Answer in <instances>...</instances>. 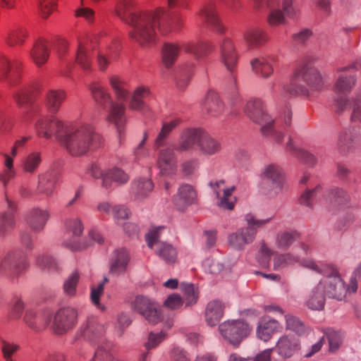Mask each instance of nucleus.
<instances>
[{
    "mask_svg": "<svg viewBox=\"0 0 361 361\" xmlns=\"http://www.w3.org/2000/svg\"><path fill=\"white\" fill-rule=\"evenodd\" d=\"M211 185L215 190L216 196L219 200V206L224 209H233L236 202V198L232 195V193L235 188L234 186L226 188L224 180L211 183Z\"/></svg>",
    "mask_w": 361,
    "mask_h": 361,
    "instance_id": "ddd939ff",
    "label": "nucleus"
},
{
    "mask_svg": "<svg viewBox=\"0 0 361 361\" xmlns=\"http://www.w3.org/2000/svg\"><path fill=\"white\" fill-rule=\"evenodd\" d=\"M29 33L27 28L19 27L16 29L11 30L6 38L5 42L10 47L22 46L28 37Z\"/></svg>",
    "mask_w": 361,
    "mask_h": 361,
    "instance_id": "bb28decb",
    "label": "nucleus"
},
{
    "mask_svg": "<svg viewBox=\"0 0 361 361\" xmlns=\"http://www.w3.org/2000/svg\"><path fill=\"white\" fill-rule=\"evenodd\" d=\"M355 84V80L353 77H345V78H340L336 85V88L338 91H346L350 90Z\"/></svg>",
    "mask_w": 361,
    "mask_h": 361,
    "instance_id": "052dcab7",
    "label": "nucleus"
},
{
    "mask_svg": "<svg viewBox=\"0 0 361 361\" xmlns=\"http://www.w3.org/2000/svg\"><path fill=\"white\" fill-rule=\"evenodd\" d=\"M320 283H322L325 286L324 293L329 298L341 300L345 296V286L341 276L326 279L324 281H321Z\"/></svg>",
    "mask_w": 361,
    "mask_h": 361,
    "instance_id": "dca6fc26",
    "label": "nucleus"
},
{
    "mask_svg": "<svg viewBox=\"0 0 361 361\" xmlns=\"http://www.w3.org/2000/svg\"><path fill=\"white\" fill-rule=\"evenodd\" d=\"M225 305L220 300H214L208 303L205 317L210 326L216 325L224 315Z\"/></svg>",
    "mask_w": 361,
    "mask_h": 361,
    "instance_id": "4be33fe9",
    "label": "nucleus"
},
{
    "mask_svg": "<svg viewBox=\"0 0 361 361\" xmlns=\"http://www.w3.org/2000/svg\"><path fill=\"white\" fill-rule=\"evenodd\" d=\"M158 166L164 175H169L174 173L176 163L171 149L162 150L158 158Z\"/></svg>",
    "mask_w": 361,
    "mask_h": 361,
    "instance_id": "393cba45",
    "label": "nucleus"
},
{
    "mask_svg": "<svg viewBox=\"0 0 361 361\" xmlns=\"http://www.w3.org/2000/svg\"><path fill=\"white\" fill-rule=\"evenodd\" d=\"M183 49L176 44H166L162 49V61L166 67H171L179 54L180 50Z\"/></svg>",
    "mask_w": 361,
    "mask_h": 361,
    "instance_id": "c756f323",
    "label": "nucleus"
},
{
    "mask_svg": "<svg viewBox=\"0 0 361 361\" xmlns=\"http://www.w3.org/2000/svg\"><path fill=\"white\" fill-rule=\"evenodd\" d=\"M59 142L71 155L80 157L100 147L103 139L91 125L82 123L68 125Z\"/></svg>",
    "mask_w": 361,
    "mask_h": 361,
    "instance_id": "f03ea898",
    "label": "nucleus"
},
{
    "mask_svg": "<svg viewBox=\"0 0 361 361\" xmlns=\"http://www.w3.org/2000/svg\"><path fill=\"white\" fill-rule=\"evenodd\" d=\"M252 66L257 73L262 74L264 77H269L273 73L272 66L264 59H257L252 61Z\"/></svg>",
    "mask_w": 361,
    "mask_h": 361,
    "instance_id": "ea45409f",
    "label": "nucleus"
},
{
    "mask_svg": "<svg viewBox=\"0 0 361 361\" xmlns=\"http://www.w3.org/2000/svg\"><path fill=\"white\" fill-rule=\"evenodd\" d=\"M222 336L233 345H238L252 331V327L241 319L228 320L219 326Z\"/></svg>",
    "mask_w": 361,
    "mask_h": 361,
    "instance_id": "39448f33",
    "label": "nucleus"
},
{
    "mask_svg": "<svg viewBox=\"0 0 361 361\" xmlns=\"http://www.w3.org/2000/svg\"><path fill=\"white\" fill-rule=\"evenodd\" d=\"M76 319L77 312L74 309L59 310L54 316L52 329L56 334H63L75 325Z\"/></svg>",
    "mask_w": 361,
    "mask_h": 361,
    "instance_id": "1a4fd4ad",
    "label": "nucleus"
},
{
    "mask_svg": "<svg viewBox=\"0 0 361 361\" xmlns=\"http://www.w3.org/2000/svg\"><path fill=\"white\" fill-rule=\"evenodd\" d=\"M57 0H39L40 16L47 19L56 8Z\"/></svg>",
    "mask_w": 361,
    "mask_h": 361,
    "instance_id": "a18cd8bd",
    "label": "nucleus"
},
{
    "mask_svg": "<svg viewBox=\"0 0 361 361\" xmlns=\"http://www.w3.org/2000/svg\"><path fill=\"white\" fill-rule=\"evenodd\" d=\"M18 147L14 143L12 147L11 155L3 154L4 157V166L5 169L0 173V180L3 181L4 185L16 176V171L13 166V158L17 155Z\"/></svg>",
    "mask_w": 361,
    "mask_h": 361,
    "instance_id": "5701e85b",
    "label": "nucleus"
},
{
    "mask_svg": "<svg viewBox=\"0 0 361 361\" xmlns=\"http://www.w3.org/2000/svg\"><path fill=\"white\" fill-rule=\"evenodd\" d=\"M11 71L10 62L4 56L0 54V81L5 80Z\"/></svg>",
    "mask_w": 361,
    "mask_h": 361,
    "instance_id": "bf43d9fd",
    "label": "nucleus"
},
{
    "mask_svg": "<svg viewBox=\"0 0 361 361\" xmlns=\"http://www.w3.org/2000/svg\"><path fill=\"white\" fill-rule=\"evenodd\" d=\"M165 335L162 333L158 334H150L148 342L146 343V348L151 349L155 348L164 339Z\"/></svg>",
    "mask_w": 361,
    "mask_h": 361,
    "instance_id": "0e129e2a",
    "label": "nucleus"
},
{
    "mask_svg": "<svg viewBox=\"0 0 361 361\" xmlns=\"http://www.w3.org/2000/svg\"><path fill=\"white\" fill-rule=\"evenodd\" d=\"M182 298L176 293L170 295L164 302V305L171 310L181 307L183 305Z\"/></svg>",
    "mask_w": 361,
    "mask_h": 361,
    "instance_id": "864d4df0",
    "label": "nucleus"
},
{
    "mask_svg": "<svg viewBox=\"0 0 361 361\" xmlns=\"http://www.w3.org/2000/svg\"><path fill=\"white\" fill-rule=\"evenodd\" d=\"M48 217L49 215L46 212L35 209L30 218L29 221L35 230H40L44 227Z\"/></svg>",
    "mask_w": 361,
    "mask_h": 361,
    "instance_id": "58836bf2",
    "label": "nucleus"
},
{
    "mask_svg": "<svg viewBox=\"0 0 361 361\" xmlns=\"http://www.w3.org/2000/svg\"><path fill=\"white\" fill-rule=\"evenodd\" d=\"M286 324L287 330L295 331L298 335L305 332V326L304 324L293 315H286Z\"/></svg>",
    "mask_w": 361,
    "mask_h": 361,
    "instance_id": "79ce46f5",
    "label": "nucleus"
},
{
    "mask_svg": "<svg viewBox=\"0 0 361 361\" xmlns=\"http://www.w3.org/2000/svg\"><path fill=\"white\" fill-rule=\"evenodd\" d=\"M67 228L75 235H80L83 230L81 221L78 219L68 221Z\"/></svg>",
    "mask_w": 361,
    "mask_h": 361,
    "instance_id": "69168bd1",
    "label": "nucleus"
},
{
    "mask_svg": "<svg viewBox=\"0 0 361 361\" xmlns=\"http://www.w3.org/2000/svg\"><path fill=\"white\" fill-rule=\"evenodd\" d=\"M49 54L48 42L43 38H39L33 44L30 56L35 65L40 68L48 61Z\"/></svg>",
    "mask_w": 361,
    "mask_h": 361,
    "instance_id": "4468645a",
    "label": "nucleus"
},
{
    "mask_svg": "<svg viewBox=\"0 0 361 361\" xmlns=\"http://www.w3.org/2000/svg\"><path fill=\"white\" fill-rule=\"evenodd\" d=\"M221 56L227 69L233 72L237 65L238 54L234 43L231 39H224L221 45Z\"/></svg>",
    "mask_w": 361,
    "mask_h": 361,
    "instance_id": "2eb2a0df",
    "label": "nucleus"
},
{
    "mask_svg": "<svg viewBox=\"0 0 361 361\" xmlns=\"http://www.w3.org/2000/svg\"><path fill=\"white\" fill-rule=\"evenodd\" d=\"M125 111L123 103L112 102L106 117V121L114 126L120 136L125 131L127 123Z\"/></svg>",
    "mask_w": 361,
    "mask_h": 361,
    "instance_id": "9b49d317",
    "label": "nucleus"
},
{
    "mask_svg": "<svg viewBox=\"0 0 361 361\" xmlns=\"http://www.w3.org/2000/svg\"><path fill=\"white\" fill-rule=\"evenodd\" d=\"M329 343L330 351H335L341 344V335L333 329H329L326 333Z\"/></svg>",
    "mask_w": 361,
    "mask_h": 361,
    "instance_id": "09e8293b",
    "label": "nucleus"
},
{
    "mask_svg": "<svg viewBox=\"0 0 361 361\" xmlns=\"http://www.w3.org/2000/svg\"><path fill=\"white\" fill-rule=\"evenodd\" d=\"M157 253L166 262L173 264L177 258V252L171 245L161 243L159 245Z\"/></svg>",
    "mask_w": 361,
    "mask_h": 361,
    "instance_id": "c9c22d12",
    "label": "nucleus"
},
{
    "mask_svg": "<svg viewBox=\"0 0 361 361\" xmlns=\"http://www.w3.org/2000/svg\"><path fill=\"white\" fill-rule=\"evenodd\" d=\"M178 0H167V7L157 6L154 9L133 13L137 5V0H117L114 13L122 20L129 24L131 39L145 46L156 40L155 27L162 35L179 30L184 24L180 16L172 17L169 9L174 8Z\"/></svg>",
    "mask_w": 361,
    "mask_h": 361,
    "instance_id": "f257e3e1",
    "label": "nucleus"
},
{
    "mask_svg": "<svg viewBox=\"0 0 361 361\" xmlns=\"http://www.w3.org/2000/svg\"><path fill=\"white\" fill-rule=\"evenodd\" d=\"M264 176L274 182L278 181L279 183H281L283 178L281 169L274 165L267 166L264 171Z\"/></svg>",
    "mask_w": 361,
    "mask_h": 361,
    "instance_id": "603ef678",
    "label": "nucleus"
},
{
    "mask_svg": "<svg viewBox=\"0 0 361 361\" xmlns=\"http://www.w3.org/2000/svg\"><path fill=\"white\" fill-rule=\"evenodd\" d=\"M13 226V215L11 213L0 214V233L10 231Z\"/></svg>",
    "mask_w": 361,
    "mask_h": 361,
    "instance_id": "8fccbe9b",
    "label": "nucleus"
},
{
    "mask_svg": "<svg viewBox=\"0 0 361 361\" xmlns=\"http://www.w3.org/2000/svg\"><path fill=\"white\" fill-rule=\"evenodd\" d=\"M186 305H190L195 303L197 300V294L192 285H188L184 289Z\"/></svg>",
    "mask_w": 361,
    "mask_h": 361,
    "instance_id": "680f3d73",
    "label": "nucleus"
},
{
    "mask_svg": "<svg viewBox=\"0 0 361 361\" xmlns=\"http://www.w3.org/2000/svg\"><path fill=\"white\" fill-rule=\"evenodd\" d=\"M130 256L126 250L121 248L114 251L110 267V273L120 275L126 272Z\"/></svg>",
    "mask_w": 361,
    "mask_h": 361,
    "instance_id": "f3484780",
    "label": "nucleus"
},
{
    "mask_svg": "<svg viewBox=\"0 0 361 361\" xmlns=\"http://www.w3.org/2000/svg\"><path fill=\"white\" fill-rule=\"evenodd\" d=\"M95 44L99 45V51L97 56V66L100 71L107 70L111 63L118 57L121 49L120 42L109 36H102L99 39L94 37Z\"/></svg>",
    "mask_w": 361,
    "mask_h": 361,
    "instance_id": "20e7f679",
    "label": "nucleus"
},
{
    "mask_svg": "<svg viewBox=\"0 0 361 361\" xmlns=\"http://www.w3.org/2000/svg\"><path fill=\"white\" fill-rule=\"evenodd\" d=\"M109 84L114 92L117 99H123L128 97V90L126 82L116 75L109 78Z\"/></svg>",
    "mask_w": 361,
    "mask_h": 361,
    "instance_id": "72a5a7b5",
    "label": "nucleus"
},
{
    "mask_svg": "<svg viewBox=\"0 0 361 361\" xmlns=\"http://www.w3.org/2000/svg\"><path fill=\"white\" fill-rule=\"evenodd\" d=\"M282 8L288 17H293L294 14L297 13L296 9L293 6V0H283Z\"/></svg>",
    "mask_w": 361,
    "mask_h": 361,
    "instance_id": "774afa93",
    "label": "nucleus"
},
{
    "mask_svg": "<svg viewBox=\"0 0 361 361\" xmlns=\"http://www.w3.org/2000/svg\"><path fill=\"white\" fill-rule=\"evenodd\" d=\"M199 20L211 27L219 33L224 34L226 31V27L223 25L219 19L215 6L213 4L204 6L198 12Z\"/></svg>",
    "mask_w": 361,
    "mask_h": 361,
    "instance_id": "f8f14e48",
    "label": "nucleus"
},
{
    "mask_svg": "<svg viewBox=\"0 0 361 361\" xmlns=\"http://www.w3.org/2000/svg\"><path fill=\"white\" fill-rule=\"evenodd\" d=\"M281 329V326L276 320H263L257 326V336L260 340L267 342L274 334L280 331Z\"/></svg>",
    "mask_w": 361,
    "mask_h": 361,
    "instance_id": "412c9836",
    "label": "nucleus"
},
{
    "mask_svg": "<svg viewBox=\"0 0 361 361\" xmlns=\"http://www.w3.org/2000/svg\"><path fill=\"white\" fill-rule=\"evenodd\" d=\"M25 322L32 329L39 330L47 326V322H42V317L32 313H27L25 316Z\"/></svg>",
    "mask_w": 361,
    "mask_h": 361,
    "instance_id": "de8ad7c7",
    "label": "nucleus"
},
{
    "mask_svg": "<svg viewBox=\"0 0 361 361\" xmlns=\"http://www.w3.org/2000/svg\"><path fill=\"white\" fill-rule=\"evenodd\" d=\"M300 350V341L290 335H283L277 341L274 349L272 361H287Z\"/></svg>",
    "mask_w": 361,
    "mask_h": 361,
    "instance_id": "423d86ee",
    "label": "nucleus"
},
{
    "mask_svg": "<svg viewBox=\"0 0 361 361\" xmlns=\"http://www.w3.org/2000/svg\"><path fill=\"white\" fill-rule=\"evenodd\" d=\"M267 22L270 26L275 27L283 25L286 22L283 13L279 9H274L270 11Z\"/></svg>",
    "mask_w": 361,
    "mask_h": 361,
    "instance_id": "49530a36",
    "label": "nucleus"
},
{
    "mask_svg": "<svg viewBox=\"0 0 361 361\" xmlns=\"http://www.w3.org/2000/svg\"><path fill=\"white\" fill-rule=\"evenodd\" d=\"M66 98V92L61 89H53L47 91L45 97V104L51 113H56Z\"/></svg>",
    "mask_w": 361,
    "mask_h": 361,
    "instance_id": "6ab92c4d",
    "label": "nucleus"
},
{
    "mask_svg": "<svg viewBox=\"0 0 361 361\" xmlns=\"http://www.w3.org/2000/svg\"><path fill=\"white\" fill-rule=\"evenodd\" d=\"M307 266L313 270H315L319 273L325 275L327 277L326 279H332L336 276H340L337 269L332 264H326L318 266L314 262H311Z\"/></svg>",
    "mask_w": 361,
    "mask_h": 361,
    "instance_id": "4c0bfd02",
    "label": "nucleus"
},
{
    "mask_svg": "<svg viewBox=\"0 0 361 361\" xmlns=\"http://www.w3.org/2000/svg\"><path fill=\"white\" fill-rule=\"evenodd\" d=\"M79 277V274L75 271L73 273L65 282L64 290L67 294L70 295L75 294Z\"/></svg>",
    "mask_w": 361,
    "mask_h": 361,
    "instance_id": "3c124183",
    "label": "nucleus"
},
{
    "mask_svg": "<svg viewBox=\"0 0 361 361\" xmlns=\"http://www.w3.org/2000/svg\"><path fill=\"white\" fill-rule=\"evenodd\" d=\"M298 238V233L294 232L293 233H285L279 236L278 246L281 248H285L290 245L293 241Z\"/></svg>",
    "mask_w": 361,
    "mask_h": 361,
    "instance_id": "5fc2aeb1",
    "label": "nucleus"
},
{
    "mask_svg": "<svg viewBox=\"0 0 361 361\" xmlns=\"http://www.w3.org/2000/svg\"><path fill=\"white\" fill-rule=\"evenodd\" d=\"M321 82L322 78L317 71L309 63L302 62L293 72L288 91L293 94L305 93V84L317 89Z\"/></svg>",
    "mask_w": 361,
    "mask_h": 361,
    "instance_id": "7ed1b4c3",
    "label": "nucleus"
},
{
    "mask_svg": "<svg viewBox=\"0 0 361 361\" xmlns=\"http://www.w3.org/2000/svg\"><path fill=\"white\" fill-rule=\"evenodd\" d=\"M104 290V284L100 283L97 288H92L91 291V300L92 302L99 307V298Z\"/></svg>",
    "mask_w": 361,
    "mask_h": 361,
    "instance_id": "338daca9",
    "label": "nucleus"
},
{
    "mask_svg": "<svg viewBox=\"0 0 361 361\" xmlns=\"http://www.w3.org/2000/svg\"><path fill=\"white\" fill-rule=\"evenodd\" d=\"M90 90L95 101L101 104H105L111 100V96L107 90L98 82L90 85Z\"/></svg>",
    "mask_w": 361,
    "mask_h": 361,
    "instance_id": "f704fd0d",
    "label": "nucleus"
},
{
    "mask_svg": "<svg viewBox=\"0 0 361 361\" xmlns=\"http://www.w3.org/2000/svg\"><path fill=\"white\" fill-rule=\"evenodd\" d=\"M195 198L196 192L193 188L189 185H185L179 188L178 195L173 199V202L178 209L182 210L192 204Z\"/></svg>",
    "mask_w": 361,
    "mask_h": 361,
    "instance_id": "aec40b11",
    "label": "nucleus"
},
{
    "mask_svg": "<svg viewBox=\"0 0 361 361\" xmlns=\"http://www.w3.org/2000/svg\"><path fill=\"white\" fill-rule=\"evenodd\" d=\"M19 349V346L16 344L4 341L1 347V350L4 354V358L7 361H12L11 356Z\"/></svg>",
    "mask_w": 361,
    "mask_h": 361,
    "instance_id": "6e6d98bb",
    "label": "nucleus"
},
{
    "mask_svg": "<svg viewBox=\"0 0 361 361\" xmlns=\"http://www.w3.org/2000/svg\"><path fill=\"white\" fill-rule=\"evenodd\" d=\"M151 92L149 87L141 85L133 92L129 102V108L133 110L141 111L146 107L145 101L150 97Z\"/></svg>",
    "mask_w": 361,
    "mask_h": 361,
    "instance_id": "a211bd4d",
    "label": "nucleus"
},
{
    "mask_svg": "<svg viewBox=\"0 0 361 361\" xmlns=\"http://www.w3.org/2000/svg\"><path fill=\"white\" fill-rule=\"evenodd\" d=\"M324 288L325 286L322 283H319L312 290L307 301V306L314 310H320L324 305Z\"/></svg>",
    "mask_w": 361,
    "mask_h": 361,
    "instance_id": "cd10ccee",
    "label": "nucleus"
},
{
    "mask_svg": "<svg viewBox=\"0 0 361 361\" xmlns=\"http://www.w3.org/2000/svg\"><path fill=\"white\" fill-rule=\"evenodd\" d=\"M42 161L41 154L39 152H32L25 158L23 162V167L26 172L32 173L39 166Z\"/></svg>",
    "mask_w": 361,
    "mask_h": 361,
    "instance_id": "e433bc0d",
    "label": "nucleus"
},
{
    "mask_svg": "<svg viewBox=\"0 0 361 361\" xmlns=\"http://www.w3.org/2000/svg\"><path fill=\"white\" fill-rule=\"evenodd\" d=\"M112 180L118 183H125L128 180V176L123 171L114 169L105 173L103 177V185L106 188H111Z\"/></svg>",
    "mask_w": 361,
    "mask_h": 361,
    "instance_id": "2f4dec72",
    "label": "nucleus"
},
{
    "mask_svg": "<svg viewBox=\"0 0 361 361\" xmlns=\"http://www.w3.org/2000/svg\"><path fill=\"white\" fill-rule=\"evenodd\" d=\"M132 308L144 316L150 323L156 324L160 320V313L154 302L149 298L139 295L131 303Z\"/></svg>",
    "mask_w": 361,
    "mask_h": 361,
    "instance_id": "6e6552de",
    "label": "nucleus"
},
{
    "mask_svg": "<svg viewBox=\"0 0 361 361\" xmlns=\"http://www.w3.org/2000/svg\"><path fill=\"white\" fill-rule=\"evenodd\" d=\"M244 39L249 47H258L268 41L267 33L260 28H252L246 30Z\"/></svg>",
    "mask_w": 361,
    "mask_h": 361,
    "instance_id": "a878e982",
    "label": "nucleus"
},
{
    "mask_svg": "<svg viewBox=\"0 0 361 361\" xmlns=\"http://www.w3.org/2000/svg\"><path fill=\"white\" fill-rule=\"evenodd\" d=\"M205 106L214 116L216 115V112L222 109V104L214 92L208 93L205 101Z\"/></svg>",
    "mask_w": 361,
    "mask_h": 361,
    "instance_id": "c03bdc74",
    "label": "nucleus"
},
{
    "mask_svg": "<svg viewBox=\"0 0 361 361\" xmlns=\"http://www.w3.org/2000/svg\"><path fill=\"white\" fill-rule=\"evenodd\" d=\"M164 227H157L151 228L146 235V241L149 247L152 248L153 245L157 243L159 238V233Z\"/></svg>",
    "mask_w": 361,
    "mask_h": 361,
    "instance_id": "e2e57ef3",
    "label": "nucleus"
},
{
    "mask_svg": "<svg viewBox=\"0 0 361 361\" xmlns=\"http://www.w3.org/2000/svg\"><path fill=\"white\" fill-rule=\"evenodd\" d=\"M202 132V130L197 129L185 130L180 137L177 149L183 151L193 149L196 144H199Z\"/></svg>",
    "mask_w": 361,
    "mask_h": 361,
    "instance_id": "b1692460",
    "label": "nucleus"
},
{
    "mask_svg": "<svg viewBox=\"0 0 361 361\" xmlns=\"http://www.w3.org/2000/svg\"><path fill=\"white\" fill-rule=\"evenodd\" d=\"M74 16L75 18H81L87 23L92 24L95 21V11L89 7L82 6L75 10Z\"/></svg>",
    "mask_w": 361,
    "mask_h": 361,
    "instance_id": "37998d69",
    "label": "nucleus"
},
{
    "mask_svg": "<svg viewBox=\"0 0 361 361\" xmlns=\"http://www.w3.org/2000/svg\"><path fill=\"white\" fill-rule=\"evenodd\" d=\"M94 43V38L92 39L90 42L87 40L78 39L75 61L85 72L92 71V59L90 50L95 48L93 44Z\"/></svg>",
    "mask_w": 361,
    "mask_h": 361,
    "instance_id": "9d476101",
    "label": "nucleus"
},
{
    "mask_svg": "<svg viewBox=\"0 0 361 361\" xmlns=\"http://www.w3.org/2000/svg\"><path fill=\"white\" fill-rule=\"evenodd\" d=\"M67 126L66 123L56 118H43L37 121L35 129L39 137L49 139L54 135L59 142V135H63Z\"/></svg>",
    "mask_w": 361,
    "mask_h": 361,
    "instance_id": "0eeeda50",
    "label": "nucleus"
},
{
    "mask_svg": "<svg viewBox=\"0 0 361 361\" xmlns=\"http://www.w3.org/2000/svg\"><path fill=\"white\" fill-rule=\"evenodd\" d=\"M198 146L202 153L206 154H213L221 149V145L203 131Z\"/></svg>",
    "mask_w": 361,
    "mask_h": 361,
    "instance_id": "7c9ffc66",
    "label": "nucleus"
},
{
    "mask_svg": "<svg viewBox=\"0 0 361 361\" xmlns=\"http://www.w3.org/2000/svg\"><path fill=\"white\" fill-rule=\"evenodd\" d=\"M13 99L16 105L20 107L27 104L30 100L28 92L25 90L17 91L13 95Z\"/></svg>",
    "mask_w": 361,
    "mask_h": 361,
    "instance_id": "13d9d810",
    "label": "nucleus"
},
{
    "mask_svg": "<svg viewBox=\"0 0 361 361\" xmlns=\"http://www.w3.org/2000/svg\"><path fill=\"white\" fill-rule=\"evenodd\" d=\"M135 185L136 190H138L142 195H147V193L151 192L154 188L153 183L149 179L137 181L135 183Z\"/></svg>",
    "mask_w": 361,
    "mask_h": 361,
    "instance_id": "4d7b16f0",
    "label": "nucleus"
},
{
    "mask_svg": "<svg viewBox=\"0 0 361 361\" xmlns=\"http://www.w3.org/2000/svg\"><path fill=\"white\" fill-rule=\"evenodd\" d=\"M184 51L192 53L197 56H202L211 53L214 50V45L209 42H200L197 44L188 42L183 44Z\"/></svg>",
    "mask_w": 361,
    "mask_h": 361,
    "instance_id": "c85d7f7f",
    "label": "nucleus"
},
{
    "mask_svg": "<svg viewBox=\"0 0 361 361\" xmlns=\"http://www.w3.org/2000/svg\"><path fill=\"white\" fill-rule=\"evenodd\" d=\"M255 232L252 228H247L239 234H232L229 236L230 243L235 247L240 248L243 245L252 242Z\"/></svg>",
    "mask_w": 361,
    "mask_h": 361,
    "instance_id": "473e14b6",
    "label": "nucleus"
},
{
    "mask_svg": "<svg viewBox=\"0 0 361 361\" xmlns=\"http://www.w3.org/2000/svg\"><path fill=\"white\" fill-rule=\"evenodd\" d=\"M251 109H253V113L250 116L256 123H261V119H267V116L262 111V104L259 100L250 101L247 104V109L250 111Z\"/></svg>",
    "mask_w": 361,
    "mask_h": 361,
    "instance_id": "a19ab883",
    "label": "nucleus"
}]
</instances>
